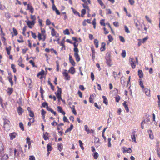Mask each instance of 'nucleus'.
I'll return each mask as SVG.
<instances>
[{
    "label": "nucleus",
    "mask_w": 160,
    "mask_h": 160,
    "mask_svg": "<svg viewBox=\"0 0 160 160\" xmlns=\"http://www.w3.org/2000/svg\"><path fill=\"white\" fill-rule=\"evenodd\" d=\"M135 59L136 60V62H134V59L133 58H130L129 59V62L132 68H135L136 66V63H138V58L136 57Z\"/></svg>",
    "instance_id": "1"
},
{
    "label": "nucleus",
    "mask_w": 160,
    "mask_h": 160,
    "mask_svg": "<svg viewBox=\"0 0 160 160\" xmlns=\"http://www.w3.org/2000/svg\"><path fill=\"white\" fill-rule=\"evenodd\" d=\"M110 57V54L107 53V56L106 57V62L107 64L110 66H111L110 63L111 61Z\"/></svg>",
    "instance_id": "2"
},
{
    "label": "nucleus",
    "mask_w": 160,
    "mask_h": 160,
    "mask_svg": "<svg viewBox=\"0 0 160 160\" xmlns=\"http://www.w3.org/2000/svg\"><path fill=\"white\" fill-rule=\"evenodd\" d=\"M58 89L57 91L56 96L59 100L62 99L61 98V89L58 87Z\"/></svg>",
    "instance_id": "3"
},
{
    "label": "nucleus",
    "mask_w": 160,
    "mask_h": 160,
    "mask_svg": "<svg viewBox=\"0 0 160 160\" xmlns=\"http://www.w3.org/2000/svg\"><path fill=\"white\" fill-rule=\"evenodd\" d=\"M25 22L27 23L28 27L30 28H32V27L31 26L34 25L35 23V22H34L32 21H31L29 20L26 21Z\"/></svg>",
    "instance_id": "4"
},
{
    "label": "nucleus",
    "mask_w": 160,
    "mask_h": 160,
    "mask_svg": "<svg viewBox=\"0 0 160 160\" xmlns=\"http://www.w3.org/2000/svg\"><path fill=\"white\" fill-rule=\"evenodd\" d=\"M62 74L65 77V79L66 80H69L70 79V77L68 76V73L67 72V70H64V72H63Z\"/></svg>",
    "instance_id": "5"
},
{
    "label": "nucleus",
    "mask_w": 160,
    "mask_h": 160,
    "mask_svg": "<svg viewBox=\"0 0 160 160\" xmlns=\"http://www.w3.org/2000/svg\"><path fill=\"white\" fill-rule=\"evenodd\" d=\"M27 10H29L31 13H33L34 9L31 3L27 4Z\"/></svg>",
    "instance_id": "6"
},
{
    "label": "nucleus",
    "mask_w": 160,
    "mask_h": 160,
    "mask_svg": "<svg viewBox=\"0 0 160 160\" xmlns=\"http://www.w3.org/2000/svg\"><path fill=\"white\" fill-rule=\"evenodd\" d=\"M4 147L2 143L0 141V156L4 153Z\"/></svg>",
    "instance_id": "7"
},
{
    "label": "nucleus",
    "mask_w": 160,
    "mask_h": 160,
    "mask_svg": "<svg viewBox=\"0 0 160 160\" xmlns=\"http://www.w3.org/2000/svg\"><path fill=\"white\" fill-rule=\"evenodd\" d=\"M123 105L124 106L127 112H128L129 110L128 107V105L127 104V102L124 101V102L123 103Z\"/></svg>",
    "instance_id": "8"
},
{
    "label": "nucleus",
    "mask_w": 160,
    "mask_h": 160,
    "mask_svg": "<svg viewBox=\"0 0 160 160\" xmlns=\"http://www.w3.org/2000/svg\"><path fill=\"white\" fill-rule=\"evenodd\" d=\"M44 71L43 70H42V71L39 72L37 75V76L39 77V76H41L40 77V79H42V76L44 75Z\"/></svg>",
    "instance_id": "9"
},
{
    "label": "nucleus",
    "mask_w": 160,
    "mask_h": 160,
    "mask_svg": "<svg viewBox=\"0 0 160 160\" xmlns=\"http://www.w3.org/2000/svg\"><path fill=\"white\" fill-rule=\"evenodd\" d=\"M18 112L19 115H21L22 114V113L23 112V110L22 108L20 106H19L18 108Z\"/></svg>",
    "instance_id": "10"
},
{
    "label": "nucleus",
    "mask_w": 160,
    "mask_h": 160,
    "mask_svg": "<svg viewBox=\"0 0 160 160\" xmlns=\"http://www.w3.org/2000/svg\"><path fill=\"white\" fill-rule=\"evenodd\" d=\"M57 108L58 112H60V113H62L63 115H65V112L62 110V108L61 107L58 106Z\"/></svg>",
    "instance_id": "11"
},
{
    "label": "nucleus",
    "mask_w": 160,
    "mask_h": 160,
    "mask_svg": "<svg viewBox=\"0 0 160 160\" xmlns=\"http://www.w3.org/2000/svg\"><path fill=\"white\" fill-rule=\"evenodd\" d=\"M68 72L71 74H73L75 72V69L73 67H71L68 70Z\"/></svg>",
    "instance_id": "12"
},
{
    "label": "nucleus",
    "mask_w": 160,
    "mask_h": 160,
    "mask_svg": "<svg viewBox=\"0 0 160 160\" xmlns=\"http://www.w3.org/2000/svg\"><path fill=\"white\" fill-rule=\"evenodd\" d=\"M69 60L73 66H74L75 65V63L72 57L70 55H69Z\"/></svg>",
    "instance_id": "13"
},
{
    "label": "nucleus",
    "mask_w": 160,
    "mask_h": 160,
    "mask_svg": "<svg viewBox=\"0 0 160 160\" xmlns=\"http://www.w3.org/2000/svg\"><path fill=\"white\" fill-rule=\"evenodd\" d=\"M74 56L77 62H78L79 61H80V58L78 53H75L74 54Z\"/></svg>",
    "instance_id": "14"
},
{
    "label": "nucleus",
    "mask_w": 160,
    "mask_h": 160,
    "mask_svg": "<svg viewBox=\"0 0 160 160\" xmlns=\"http://www.w3.org/2000/svg\"><path fill=\"white\" fill-rule=\"evenodd\" d=\"M16 133L15 132H13L12 133L9 134V136L10 137V139L11 140H12L16 136Z\"/></svg>",
    "instance_id": "15"
},
{
    "label": "nucleus",
    "mask_w": 160,
    "mask_h": 160,
    "mask_svg": "<svg viewBox=\"0 0 160 160\" xmlns=\"http://www.w3.org/2000/svg\"><path fill=\"white\" fill-rule=\"evenodd\" d=\"M102 98L103 99V103L105 104L106 105H108V100L107 98L104 96H102Z\"/></svg>",
    "instance_id": "16"
},
{
    "label": "nucleus",
    "mask_w": 160,
    "mask_h": 160,
    "mask_svg": "<svg viewBox=\"0 0 160 160\" xmlns=\"http://www.w3.org/2000/svg\"><path fill=\"white\" fill-rule=\"evenodd\" d=\"M52 148L51 145V144H48L47 145V150L48 152L51 151L52 150Z\"/></svg>",
    "instance_id": "17"
},
{
    "label": "nucleus",
    "mask_w": 160,
    "mask_h": 160,
    "mask_svg": "<svg viewBox=\"0 0 160 160\" xmlns=\"http://www.w3.org/2000/svg\"><path fill=\"white\" fill-rule=\"evenodd\" d=\"M146 95L150 96V90L148 88H145L144 89Z\"/></svg>",
    "instance_id": "18"
},
{
    "label": "nucleus",
    "mask_w": 160,
    "mask_h": 160,
    "mask_svg": "<svg viewBox=\"0 0 160 160\" xmlns=\"http://www.w3.org/2000/svg\"><path fill=\"white\" fill-rule=\"evenodd\" d=\"M98 3L102 7V8H105V6L104 4L102 2L101 0H97Z\"/></svg>",
    "instance_id": "19"
},
{
    "label": "nucleus",
    "mask_w": 160,
    "mask_h": 160,
    "mask_svg": "<svg viewBox=\"0 0 160 160\" xmlns=\"http://www.w3.org/2000/svg\"><path fill=\"white\" fill-rule=\"evenodd\" d=\"M9 158L8 154H4L2 157L1 160H6Z\"/></svg>",
    "instance_id": "20"
},
{
    "label": "nucleus",
    "mask_w": 160,
    "mask_h": 160,
    "mask_svg": "<svg viewBox=\"0 0 160 160\" xmlns=\"http://www.w3.org/2000/svg\"><path fill=\"white\" fill-rule=\"evenodd\" d=\"M138 75L140 78H142L143 76V72L142 70H139L138 71Z\"/></svg>",
    "instance_id": "21"
},
{
    "label": "nucleus",
    "mask_w": 160,
    "mask_h": 160,
    "mask_svg": "<svg viewBox=\"0 0 160 160\" xmlns=\"http://www.w3.org/2000/svg\"><path fill=\"white\" fill-rule=\"evenodd\" d=\"M131 138L133 142H134L135 143L136 142L135 138V133H132L131 135Z\"/></svg>",
    "instance_id": "22"
},
{
    "label": "nucleus",
    "mask_w": 160,
    "mask_h": 160,
    "mask_svg": "<svg viewBox=\"0 0 160 160\" xmlns=\"http://www.w3.org/2000/svg\"><path fill=\"white\" fill-rule=\"evenodd\" d=\"M11 49V46H9L8 47H7L6 48V50L7 52V54L8 55H9L10 54Z\"/></svg>",
    "instance_id": "23"
},
{
    "label": "nucleus",
    "mask_w": 160,
    "mask_h": 160,
    "mask_svg": "<svg viewBox=\"0 0 160 160\" xmlns=\"http://www.w3.org/2000/svg\"><path fill=\"white\" fill-rule=\"evenodd\" d=\"M73 128V125L71 124L70 128H68L65 131V133H66L69 132Z\"/></svg>",
    "instance_id": "24"
},
{
    "label": "nucleus",
    "mask_w": 160,
    "mask_h": 160,
    "mask_svg": "<svg viewBox=\"0 0 160 160\" xmlns=\"http://www.w3.org/2000/svg\"><path fill=\"white\" fill-rule=\"evenodd\" d=\"M8 79L9 82L10 83L11 86H12L13 85V82L12 80V76H11L8 77Z\"/></svg>",
    "instance_id": "25"
},
{
    "label": "nucleus",
    "mask_w": 160,
    "mask_h": 160,
    "mask_svg": "<svg viewBox=\"0 0 160 160\" xmlns=\"http://www.w3.org/2000/svg\"><path fill=\"white\" fill-rule=\"evenodd\" d=\"M148 132L149 134V137L151 139H153V136L152 135V131L151 130H149L148 131Z\"/></svg>",
    "instance_id": "26"
},
{
    "label": "nucleus",
    "mask_w": 160,
    "mask_h": 160,
    "mask_svg": "<svg viewBox=\"0 0 160 160\" xmlns=\"http://www.w3.org/2000/svg\"><path fill=\"white\" fill-rule=\"evenodd\" d=\"M57 32L55 31V29L54 28H52V29L51 32V34L52 36H55L56 35Z\"/></svg>",
    "instance_id": "27"
},
{
    "label": "nucleus",
    "mask_w": 160,
    "mask_h": 160,
    "mask_svg": "<svg viewBox=\"0 0 160 160\" xmlns=\"http://www.w3.org/2000/svg\"><path fill=\"white\" fill-rule=\"evenodd\" d=\"M70 108L72 109L73 113L74 115H76L77 114V112L75 109V106L72 105V107H70Z\"/></svg>",
    "instance_id": "28"
},
{
    "label": "nucleus",
    "mask_w": 160,
    "mask_h": 160,
    "mask_svg": "<svg viewBox=\"0 0 160 160\" xmlns=\"http://www.w3.org/2000/svg\"><path fill=\"white\" fill-rule=\"evenodd\" d=\"M63 146L62 143H60L58 144V149L60 151H61L62 149Z\"/></svg>",
    "instance_id": "29"
},
{
    "label": "nucleus",
    "mask_w": 160,
    "mask_h": 160,
    "mask_svg": "<svg viewBox=\"0 0 160 160\" xmlns=\"http://www.w3.org/2000/svg\"><path fill=\"white\" fill-rule=\"evenodd\" d=\"M84 128H85V130L88 133H91V132H90V130L88 128V126L87 125H85L84 126Z\"/></svg>",
    "instance_id": "30"
},
{
    "label": "nucleus",
    "mask_w": 160,
    "mask_h": 160,
    "mask_svg": "<svg viewBox=\"0 0 160 160\" xmlns=\"http://www.w3.org/2000/svg\"><path fill=\"white\" fill-rule=\"evenodd\" d=\"M94 43L95 44L96 47V48H98V41L97 39H96L94 40Z\"/></svg>",
    "instance_id": "31"
},
{
    "label": "nucleus",
    "mask_w": 160,
    "mask_h": 160,
    "mask_svg": "<svg viewBox=\"0 0 160 160\" xmlns=\"http://www.w3.org/2000/svg\"><path fill=\"white\" fill-rule=\"evenodd\" d=\"M71 9L72 10L74 14H77L79 16H80L79 13L77 11L75 10L73 8L71 7Z\"/></svg>",
    "instance_id": "32"
},
{
    "label": "nucleus",
    "mask_w": 160,
    "mask_h": 160,
    "mask_svg": "<svg viewBox=\"0 0 160 160\" xmlns=\"http://www.w3.org/2000/svg\"><path fill=\"white\" fill-rule=\"evenodd\" d=\"M19 126L21 128V129L22 131L24 130V128L23 126V125L22 122H20L19 123Z\"/></svg>",
    "instance_id": "33"
},
{
    "label": "nucleus",
    "mask_w": 160,
    "mask_h": 160,
    "mask_svg": "<svg viewBox=\"0 0 160 160\" xmlns=\"http://www.w3.org/2000/svg\"><path fill=\"white\" fill-rule=\"evenodd\" d=\"M92 59H94V58L95 57V51L93 48H92Z\"/></svg>",
    "instance_id": "34"
},
{
    "label": "nucleus",
    "mask_w": 160,
    "mask_h": 160,
    "mask_svg": "<svg viewBox=\"0 0 160 160\" xmlns=\"http://www.w3.org/2000/svg\"><path fill=\"white\" fill-rule=\"evenodd\" d=\"M63 33L65 35H69L70 34L69 30L68 29H66L63 31Z\"/></svg>",
    "instance_id": "35"
},
{
    "label": "nucleus",
    "mask_w": 160,
    "mask_h": 160,
    "mask_svg": "<svg viewBox=\"0 0 160 160\" xmlns=\"http://www.w3.org/2000/svg\"><path fill=\"white\" fill-rule=\"evenodd\" d=\"M48 84L50 85L51 88V89L52 90H54V87L53 85L52 84L51 82L49 80H48Z\"/></svg>",
    "instance_id": "36"
},
{
    "label": "nucleus",
    "mask_w": 160,
    "mask_h": 160,
    "mask_svg": "<svg viewBox=\"0 0 160 160\" xmlns=\"http://www.w3.org/2000/svg\"><path fill=\"white\" fill-rule=\"evenodd\" d=\"M81 16L82 17H83L84 16V15L86 13V10L85 9H83L81 11Z\"/></svg>",
    "instance_id": "37"
},
{
    "label": "nucleus",
    "mask_w": 160,
    "mask_h": 160,
    "mask_svg": "<svg viewBox=\"0 0 160 160\" xmlns=\"http://www.w3.org/2000/svg\"><path fill=\"white\" fill-rule=\"evenodd\" d=\"M42 107L45 108L46 107H48V104L46 102H43L42 104Z\"/></svg>",
    "instance_id": "38"
},
{
    "label": "nucleus",
    "mask_w": 160,
    "mask_h": 160,
    "mask_svg": "<svg viewBox=\"0 0 160 160\" xmlns=\"http://www.w3.org/2000/svg\"><path fill=\"white\" fill-rule=\"evenodd\" d=\"M30 18L32 20V21L35 22V21L36 20V17L35 15H30Z\"/></svg>",
    "instance_id": "39"
},
{
    "label": "nucleus",
    "mask_w": 160,
    "mask_h": 160,
    "mask_svg": "<svg viewBox=\"0 0 160 160\" xmlns=\"http://www.w3.org/2000/svg\"><path fill=\"white\" fill-rule=\"evenodd\" d=\"M11 68L13 69V72L15 73L16 72V69L15 68V66L13 64H12L11 65Z\"/></svg>",
    "instance_id": "40"
},
{
    "label": "nucleus",
    "mask_w": 160,
    "mask_h": 160,
    "mask_svg": "<svg viewBox=\"0 0 160 160\" xmlns=\"http://www.w3.org/2000/svg\"><path fill=\"white\" fill-rule=\"evenodd\" d=\"M125 82V78L122 77H121V81H120L121 83L122 84H124Z\"/></svg>",
    "instance_id": "41"
},
{
    "label": "nucleus",
    "mask_w": 160,
    "mask_h": 160,
    "mask_svg": "<svg viewBox=\"0 0 160 160\" xmlns=\"http://www.w3.org/2000/svg\"><path fill=\"white\" fill-rule=\"evenodd\" d=\"M79 143L80 144V146L81 147V149L82 150H83L84 149V147H83L82 145H83V143L82 142V141L81 140L79 141Z\"/></svg>",
    "instance_id": "42"
},
{
    "label": "nucleus",
    "mask_w": 160,
    "mask_h": 160,
    "mask_svg": "<svg viewBox=\"0 0 160 160\" xmlns=\"http://www.w3.org/2000/svg\"><path fill=\"white\" fill-rule=\"evenodd\" d=\"M108 40L110 42H111L113 40L112 37L111 35H108Z\"/></svg>",
    "instance_id": "43"
},
{
    "label": "nucleus",
    "mask_w": 160,
    "mask_h": 160,
    "mask_svg": "<svg viewBox=\"0 0 160 160\" xmlns=\"http://www.w3.org/2000/svg\"><path fill=\"white\" fill-rule=\"evenodd\" d=\"M29 115L31 117L33 118L34 117V114L32 111H30V112H29Z\"/></svg>",
    "instance_id": "44"
},
{
    "label": "nucleus",
    "mask_w": 160,
    "mask_h": 160,
    "mask_svg": "<svg viewBox=\"0 0 160 160\" xmlns=\"http://www.w3.org/2000/svg\"><path fill=\"white\" fill-rule=\"evenodd\" d=\"M126 55V52L124 50H122V52L121 54L123 58H124L125 57Z\"/></svg>",
    "instance_id": "45"
},
{
    "label": "nucleus",
    "mask_w": 160,
    "mask_h": 160,
    "mask_svg": "<svg viewBox=\"0 0 160 160\" xmlns=\"http://www.w3.org/2000/svg\"><path fill=\"white\" fill-rule=\"evenodd\" d=\"M8 92L10 94L12 93L13 92L12 88H8Z\"/></svg>",
    "instance_id": "46"
},
{
    "label": "nucleus",
    "mask_w": 160,
    "mask_h": 160,
    "mask_svg": "<svg viewBox=\"0 0 160 160\" xmlns=\"http://www.w3.org/2000/svg\"><path fill=\"white\" fill-rule=\"evenodd\" d=\"M93 156L94 159H97L98 157V154L97 152H95L94 153Z\"/></svg>",
    "instance_id": "47"
},
{
    "label": "nucleus",
    "mask_w": 160,
    "mask_h": 160,
    "mask_svg": "<svg viewBox=\"0 0 160 160\" xmlns=\"http://www.w3.org/2000/svg\"><path fill=\"white\" fill-rule=\"evenodd\" d=\"M56 64H57V68L56 70L57 71H58L59 70V62L58 61H56Z\"/></svg>",
    "instance_id": "48"
},
{
    "label": "nucleus",
    "mask_w": 160,
    "mask_h": 160,
    "mask_svg": "<svg viewBox=\"0 0 160 160\" xmlns=\"http://www.w3.org/2000/svg\"><path fill=\"white\" fill-rule=\"evenodd\" d=\"M119 38L121 42H125V39L122 36H119Z\"/></svg>",
    "instance_id": "49"
},
{
    "label": "nucleus",
    "mask_w": 160,
    "mask_h": 160,
    "mask_svg": "<svg viewBox=\"0 0 160 160\" xmlns=\"http://www.w3.org/2000/svg\"><path fill=\"white\" fill-rule=\"evenodd\" d=\"M31 33L32 34V37L34 38V39H36L37 38V36L36 34L34 33H33L31 31Z\"/></svg>",
    "instance_id": "50"
},
{
    "label": "nucleus",
    "mask_w": 160,
    "mask_h": 160,
    "mask_svg": "<svg viewBox=\"0 0 160 160\" xmlns=\"http://www.w3.org/2000/svg\"><path fill=\"white\" fill-rule=\"evenodd\" d=\"M100 23L101 25L104 26H105V23H104V19L101 20L100 21Z\"/></svg>",
    "instance_id": "51"
},
{
    "label": "nucleus",
    "mask_w": 160,
    "mask_h": 160,
    "mask_svg": "<svg viewBox=\"0 0 160 160\" xmlns=\"http://www.w3.org/2000/svg\"><path fill=\"white\" fill-rule=\"evenodd\" d=\"M92 24L93 25L94 28V29H95L96 23V19L95 18H94Z\"/></svg>",
    "instance_id": "52"
},
{
    "label": "nucleus",
    "mask_w": 160,
    "mask_h": 160,
    "mask_svg": "<svg viewBox=\"0 0 160 160\" xmlns=\"http://www.w3.org/2000/svg\"><path fill=\"white\" fill-rule=\"evenodd\" d=\"M13 31L15 36H16L18 34V32L17 30L14 28H13Z\"/></svg>",
    "instance_id": "53"
},
{
    "label": "nucleus",
    "mask_w": 160,
    "mask_h": 160,
    "mask_svg": "<svg viewBox=\"0 0 160 160\" xmlns=\"http://www.w3.org/2000/svg\"><path fill=\"white\" fill-rule=\"evenodd\" d=\"M120 97L119 96H117L115 97L116 101L118 102L120 100Z\"/></svg>",
    "instance_id": "54"
},
{
    "label": "nucleus",
    "mask_w": 160,
    "mask_h": 160,
    "mask_svg": "<svg viewBox=\"0 0 160 160\" xmlns=\"http://www.w3.org/2000/svg\"><path fill=\"white\" fill-rule=\"evenodd\" d=\"M125 32H127V33H128L130 32V31L128 30V27L126 26H125Z\"/></svg>",
    "instance_id": "55"
},
{
    "label": "nucleus",
    "mask_w": 160,
    "mask_h": 160,
    "mask_svg": "<svg viewBox=\"0 0 160 160\" xmlns=\"http://www.w3.org/2000/svg\"><path fill=\"white\" fill-rule=\"evenodd\" d=\"M128 2L131 5H133L135 3V1L134 0H128Z\"/></svg>",
    "instance_id": "56"
},
{
    "label": "nucleus",
    "mask_w": 160,
    "mask_h": 160,
    "mask_svg": "<svg viewBox=\"0 0 160 160\" xmlns=\"http://www.w3.org/2000/svg\"><path fill=\"white\" fill-rule=\"evenodd\" d=\"M124 11L126 13L127 15L129 17H131V15L130 14L128 13V11L127 10V9L125 7L124 8Z\"/></svg>",
    "instance_id": "57"
},
{
    "label": "nucleus",
    "mask_w": 160,
    "mask_h": 160,
    "mask_svg": "<svg viewBox=\"0 0 160 160\" xmlns=\"http://www.w3.org/2000/svg\"><path fill=\"white\" fill-rule=\"evenodd\" d=\"M51 24V22L49 19H47L46 21V24L47 25H49Z\"/></svg>",
    "instance_id": "58"
},
{
    "label": "nucleus",
    "mask_w": 160,
    "mask_h": 160,
    "mask_svg": "<svg viewBox=\"0 0 160 160\" xmlns=\"http://www.w3.org/2000/svg\"><path fill=\"white\" fill-rule=\"evenodd\" d=\"M145 18L146 19V20L148 21V22H149L150 23H151V19L149 18V17L147 16H145Z\"/></svg>",
    "instance_id": "59"
},
{
    "label": "nucleus",
    "mask_w": 160,
    "mask_h": 160,
    "mask_svg": "<svg viewBox=\"0 0 160 160\" xmlns=\"http://www.w3.org/2000/svg\"><path fill=\"white\" fill-rule=\"evenodd\" d=\"M94 106L99 109H100L101 108V107L100 106H99L96 102L94 103Z\"/></svg>",
    "instance_id": "60"
},
{
    "label": "nucleus",
    "mask_w": 160,
    "mask_h": 160,
    "mask_svg": "<svg viewBox=\"0 0 160 160\" xmlns=\"http://www.w3.org/2000/svg\"><path fill=\"white\" fill-rule=\"evenodd\" d=\"M91 77L92 80V81H93L94 79V75L93 73L92 72H91Z\"/></svg>",
    "instance_id": "61"
},
{
    "label": "nucleus",
    "mask_w": 160,
    "mask_h": 160,
    "mask_svg": "<svg viewBox=\"0 0 160 160\" xmlns=\"http://www.w3.org/2000/svg\"><path fill=\"white\" fill-rule=\"evenodd\" d=\"M63 121L65 122H69L68 119L66 116H64L63 117Z\"/></svg>",
    "instance_id": "62"
},
{
    "label": "nucleus",
    "mask_w": 160,
    "mask_h": 160,
    "mask_svg": "<svg viewBox=\"0 0 160 160\" xmlns=\"http://www.w3.org/2000/svg\"><path fill=\"white\" fill-rule=\"evenodd\" d=\"M60 44L61 46L62 47V48H64V49H65V47L64 45V42L63 41H61L60 43Z\"/></svg>",
    "instance_id": "63"
},
{
    "label": "nucleus",
    "mask_w": 160,
    "mask_h": 160,
    "mask_svg": "<svg viewBox=\"0 0 160 160\" xmlns=\"http://www.w3.org/2000/svg\"><path fill=\"white\" fill-rule=\"evenodd\" d=\"M46 135H45V134H43V138L45 140H48L49 139V138Z\"/></svg>",
    "instance_id": "64"
}]
</instances>
